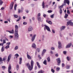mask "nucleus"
I'll use <instances>...</instances> for the list:
<instances>
[{"mask_svg":"<svg viewBox=\"0 0 73 73\" xmlns=\"http://www.w3.org/2000/svg\"><path fill=\"white\" fill-rule=\"evenodd\" d=\"M29 69L30 70H32V69H33V66H31V65H30V64H29V63H27L26 64Z\"/></svg>","mask_w":73,"mask_h":73,"instance_id":"obj_1","label":"nucleus"},{"mask_svg":"<svg viewBox=\"0 0 73 73\" xmlns=\"http://www.w3.org/2000/svg\"><path fill=\"white\" fill-rule=\"evenodd\" d=\"M44 31H45L46 29L47 31H48V32H51L49 27L46 25H45V27H44Z\"/></svg>","mask_w":73,"mask_h":73,"instance_id":"obj_2","label":"nucleus"},{"mask_svg":"<svg viewBox=\"0 0 73 73\" xmlns=\"http://www.w3.org/2000/svg\"><path fill=\"white\" fill-rule=\"evenodd\" d=\"M15 36L16 39H18L19 38L18 31H15Z\"/></svg>","mask_w":73,"mask_h":73,"instance_id":"obj_3","label":"nucleus"},{"mask_svg":"<svg viewBox=\"0 0 73 73\" xmlns=\"http://www.w3.org/2000/svg\"><path fill=\"white\" fill-rule=\"evenodd\" d=\"M56 60L57 61V65L58 66L60 65V64L61 63V60H60V58H58Z\"/></svg>","mask_w":73,"mask_h":73,"instance_id":"obj_4","label":"nucleus"},{"mask_svg":"<svg viewBox=\"0 0 73 73\" xmlns=\"http://www.w3.org/2000/svg\"><path fill=\"white\" fill-rule=\"evenodd\" d=\"M67 24L68 25H73V23L72 22L71 20H70L67 22Z\"/></svg>","mask_w":73,"mask_h":73,"instance_id":"obj_5","label":"nucleus"},{"mask_svg":"<svg viewBox=\"0 0 73 73\" xmlns=\"http://www.w3.org/2000/svg\"><path fill=\"white\" fill-rule=\"evenodd\" d=\"M11 64H9V66L8 67V72L9 73H12V72H11Z\"/></svg>","mask_w":73,"mask_h":73,"instance_id":"obj_6","label":"nucleus"},{"mask_svg":"<svg viewBox=\"0 0 73 73\" xmlns=\"http://www.w3.org/2000/svg\"><path fill=\"white\" fill-rule=\"evenodd\" d=\"M36 36V34H35L32 37L31 41L32 42H33V41H34V40H35V39Z\"/></svg>","mask_w":73,"mask_h":73,"instance_id":"obj_7","label":"nucleus"},{"mask_svg":"<svg viewBox=\"0 0 73 73\" xmlns=\"http://www.w3.org/2000/svg\"><path fill=\"white\" fill-rule=\"evenodd\" d=\"M64 3L65 4H67L68 5H69V3H70V1L69 0H64Z\"/></svg>","mask_w":73,"mask_h":73,"instance_id":"obj_8","label":"nucleus"},{"mask_svg":"<svg viewBox=\"0 0 73 73\" xmlns=\"http://www.w3.org/2000/svg\"><path fill=\"white\" fill-rule=\"evenodd\" d=\"M32 30H33V28L32 26H30L28 28V32H31V31H32Z\"/></svg>","mask_w":73,"mask_h":73,"instance_id":"obj_9","label":"nucleus"},{"mask_svg":"<svg viewBox=\"0 0 73 73\" xmlns=\"http://www.w3.org/2000/svg\"><path fill=\"white\" fill-rule=\"evenodd\" d=\"M58 49H61L62 46V45H61V43L60 42H58Z\"/></svg>","mask_w":73,"mask_h":73,"instance_id":"obj_10","label":"nucleus"},{"mask_svg":"<svg viewBox=\"0 0 73 73\" xmlns=\"http://www.w3.org/2000/svg\"><path fill=\"white\" fill-rule=\"evenodd\" d=\"M72 46V43H69L66 46V48H70V47Z\"/></svg>","mask_w":73,"mask_h":73,"instance_id":"obj_11","label":"nucleus"},{"mask_svg":"<svg viewBox=\"0 0 73 73\" xmlns=\"http://www.w3.org/2000/svg\"><path fill=\"white\" fill-rule=\"evenodd\" d=\"M11 56L12 55L11 54H10L9 55L7 58V61L8 62H9V61L11 60Z\"/></svg>","mask_w":73,"mask_h":73,"instance_id":"obj_12","label":"nucleus"},{"mask_svg":"<svg viewBox=\"0 0 73 73\" xmlns=\"http://www.w3.org/2000/svg\"><path fill=\"white\" fill-rule=\"evenodd\" d=\"M13 4H14L13 2H12L11 3L10 7V9H12V8H13Z\"/></svg>","mask_w":73,"mask_h":73,"instance_id":"obj_13","label":"nucleus"},{"mask_svg":"<svg viewBox=\"0 0 73 73\" xmlns=\"http://www.w3.org/2000/svg\"><path fill=\"white\" fill-rule=\"evenodd\" d=\"M27 57L28 59H29V60H31V59H32L31 56L30 55H29V54L28 52H27Z\"/></svg>","mask_w":73,"mask_h":73,"instance_id":"obj_14","label":"nucleus"},{"mask_svg":"<svg viewBox=\"0 0 73 73\" xmlns=\"http://www.w3.org/2000/svg\"><path fill=\"white\" fill-rule=\"evenodd\" d=\"M15 31H18L17 29H19V26L17 25H15Z\"/></svg>","mask_w":73,"mask_h":73,"instance_id":"obj_15","label":"nucleus"},{"mask_svg":"<svg viewBox=\"0 0 73 73\" xmlns=\"http://www.w3.org/2000/svg\"><path fill=\"white\" fill-rule=\"evenodd\" d=\"M32 48H35V49L36 48V44L35 43H33L32 44Z\"/></svg>","mask_w":73,"mask_h":73,"instance_id":"obj_16","label":"nucleus"},{"mask_svg":"<svg viewBox=\"0 0 73 73\" xmlns=\"http://www.w3.org/2000/svg\"><path fill=\"white\" fill-rule=\"evenodd\" d=\"M46 52V50L45 49H43L42 51V56H44V54Z\"/></svg>","mask_w":73,"mask_h":73,"instance_id":"obj_17","label":"nucleus"},{"mask_svg":"<svg viewBox=\"0 0 73 73\" xmlns=\"http://www.w3.org/2000/svg\"><path fill=\"white\" fill-rule=\"evenodd\" d=\"M66 27L65 26H62L60 28V31H63V30H64L65 29Z\"/></svg>","mask_w":73,"mask_h":73,"instance_id":"obj_18","label":"nucleus"},{"mask_svg":"<svg viewBox=\"0 0 73 73\" xmlns=\"http://www.w3.org/2000/svg\"><path fill=\"white\" fill-rule=\"evenodd\" d=\"M37 19L38 21H42L41 20V18L40 17H37Z\"/></svg>","mask_w":73,"mask_h":73,"instance_id":"obj_19","label":"nucleus"},{"mask_svg":"<svg viewBox=\"0 0 73 73\" xmlns=\"http://www.w3.org/2000/svg\"><path fill=\"white\" fill-rule=\"evenodd\" d=\"M21 63H22V58L21 57L19 58V64H21Z\"/></svg>","mask_w":73,"mask_h":73,"instance_id":"obj_20","label":"nucleus"},{"mask_svg":"<svg viewBox=\"0 0 73 73\" xmlns=\"http://www.w3.org/2000/svg\"><path fill=\"white\" fill-rule=\"evenodd\" d=\"M34 64V61H33L32 60H31V66H33Z\"/></svg>","mask_w":73,"mask_h":73,"instance_id":"obj_21","label":"nucleus"},{"mask_svg":"<svg viewBox=\"0 0 73 73\" xmlns=\"http://www.w3.org/2000/svg\"><path fill=\"white\" fill-rule=\"evenodd\" d=\"M46 22L47 23H48V24H52V22L50 21H48V20H46Z\"/></svg>","mask_w":73,"mask_h":73,"instance_id":"obj_22","label":"nucleus"},{"mask_svg":"<svg viewBox=\"0 0 73 73\" xmlns=\"http://www.w3.org/2000/svg\"><path fill=\"white\" fill-rule=\"evenodd\" d=\"M42 8L44 9V8H45V5H44V2H43L42 3Z\"/></svg>","mask_w":73,"mask_h":73,"instance_id":"obj_23","label":"nucleus"},{"mask_svg":"<svg viewBox=\"0 0 73 73\" xmlns=\"http://www.w3.org/2000/svg\"><path fill=\"white\" fill-rule=\"evenodd\" d=\"M19 18L18 19L17 21V22H18V21H19L21 20V17L20 16H19Z\"/></svg>","mask_w":73,"mask_h":73,"instance_id":"obj_24","label":"nucleus"},{"mask_svg":"<svg viewBox=\"0 0 73 73\" xmlns=\"http://www.w3.org/2000/svg\"><path fill=\"white\" fill-rule=\"evenodd\" d=\"M36 64L38 68H41V67L40 66V64H39V63H38V62H37Z\"/></svg>","mask_w":73,"mask_h":73,"instance_id":"obj_25","label":"nucleus"},{"mask_svg":"<svg viewBox=\"0 0 73 73\" xmlns=\"http://www.w3.org/2000/svg\"><path fill=\"white\" fill-rule=\"evenodd\" d=\"M4 46H2L1 48V52H4Z\"/></svg>","mask_w":73,"mask_h":73,"instance_id":"obj_26","label":"nucleus"},{"mask_svg":"<svg viewBox=\"0 0 73 73\" xmlns=\"http://www.w3.org/2000/svg\"><path fill=\"white\" fill-rule=\"evenodd\" d=\"M15 56L16 58H17L19 56V55L18 54H15Z\"/></svg>","mask_w":73,"mask_h":73,"instance_id":"obj_27","label":"nucleus"},{"mask_svg":"<svg viewBox=\"0 0 73 73\" xmlns=\"http://www.w3.org/2000/svg\"><path fill=\"white\" fill-rule=\"evenodd\" d=\"M3 60H2V58L1 57L0 58V64L3 63Z\"/></svg>","mask_w":73,"mask_h":73,"instance_id":"obj_28","label":"nucleus"},{"mask_svg":"<svg viewBox=\"0 0 73 73\" xmlns=\"http://www.w3.org/2000/svg\"><path fill=\"white\" fill-rule=\"evenodd\" d=\"M68 14H66L64 17L65 19H67V17H68Z\"/></svg>","mask_w":73,"mask_h":73,"instance_id":"obj_29","label":"nucleus"},{"mask_svg":"<svg viewBox=\"0 0 73 73\" xmlns=\"http://www.w3.org/2000/svg\"><path fill=\"white\" fill-rule=\"evenodd\" d=\"M43 64H44V65H46V60H44L43 62Z\"/></svg>","mask_w":73,"mask_h":73,"instance_id":"obj_30","label":"nucleus"},{"mask_svg":"<svg viewBox=\"0 0 73 73\" xmlns=\"http://www.w3.org/2000/svg\"><path fill=\"white\" fill-rule=\"evenodd\" d=\"M44 71L42 70H40L37 73H44Z\"/></svg>","mask_w":73,"mask_h":73,"instance_id":"obj_31","label":"nucleus"},{"mask_svg":"<svg viewBox=\"0 0 73 73\" xmlns=\"http://www.w3.org/2000/svg\"><path fill=\"white\" fill-rule=\"evenodd\" d=\"M14 33V31L13 29L12 31H10V33H13V34Z\"/></svg>","mask_w":73,"mask_h":73,"instance_id":"obj_32","label":"nucleus"},{"mask_svg":"<svg viewBox=\"0 0 73 73\" xmlns=\"http://www.w3.org/2000/svg\"><path fill=\"white\" fill-rule=\"evenodd\" d=\"M45 38V35H42V40H44V38Z\"/></svg>","mask_w":73,"mask_h":73,"instance_id":"obj_33","label":"nucleus"},{"mask_svg":"<svg viewBox=\"0 0 73 73\" xmlns=\"http://www.w3.org/2000/svg\"><path fill=\"white\" fill-rule=\"evenodd\" d=\"M70 66L67 65L66 66V68L67 69H70Z\"/></svg>","mask_w":73,"mask_h":73,"instance_id":"obj_34","label":"nucleus"},{"mask_svg":"<svg viewBox=\"0 0 73 73\" xmlns=\"http://www.w3.org/2000/svg\"><path fill=\"white\" fill-rule=\"evenodd\" d=\"M18 48L19 47H18V46H16L15 48V50H17V49H18Z\"/></svg>","mask_w":73,"mask_h":73,"instance_id":"obj_35","label":"nucleus"},{"mask_svg":"<svg viewBox=\"0 0 73 73\" xmlns=\"http://www.w3.org/2000/svg\"><path fill=\"white\" fill-rule=\"evenodd\" d=\"M51 72H52L53 73H54L55 72V71H54V70L53 69V68H52L51 69Z\"/></svg>","mask_w":73,"mask_h":73,"instance_id":"obj_36","label":"nucleus"},{"mask_svg":"<svg viewBox=\"0 0 73 73\" xmlns=\"http://www.w3.org/2000/svg\"><path fill=\"white\" fill-rule=\"evenodd\" d=\"M19 69V65L17 64V70H18Z\"/></svg>","mask_w":73,"mask_h":73,"instance_id":"obj_37","label":"nucleus"},{"mask_svg":"<svg viewBox=\"0 0 73 73\" xmlns=\"http://www.w3.org/2000/svg\"><path fill=\"white\" fill-rule=\"evenodd\" d=\"M14 17L15 18H17V17H18V15H14Z\"/></svg>","mask_w":73,"mask_h":73,"instance_id":"obj_38","label":"nucleus"},{"mask_svg":"<svg viewBox=\"0 0 73 73\" xmlns=\"http://www.w3.org/2000/svg\"><path fill=\"white\" fill-rule=\"evenodd\" d=\"M5 49H8V48H9V45H7L5 46Z\"/></svg>","mask_w":73,"mask_h":73,"instance_id":"obj_39","label":"nucleus"},{"mask_svg":"<svg viewBox=\"0 0 73 73\" xmlns=\"http://www.w3.org/2000/svg\"><path fill=\"white\" fill-rule=\"evenodd\" d=\"M17 7V5L15 4L14 6V10L16 11V7Z\"/></svg>","mask_w":73,"mask_h":73,"instance_id":"obj_40","label":"nucleus"},{"mask_svg":"<svg viewBox=\"0 0 73 73\" xmlns=\"http://www.w3.org/2000/svg\"><path fill=\"white\" fill-rule=\"evenodd\" d=\"M59 12L60 14H62V9H60L59 11Z\"/></svg>","mask_w":73,"mask_h":73,"instance_id":"obj_41","label":"nucleus"},{"mask_svg":"<svg viewBox=\"0 0 73 73\" xmlns=\"http://www.w3.org/2000/svg\"><path fill=\"white\" fill-rule=\"evenodd\" d=\"M36 50L38 51V52H40V49L39 48H37L36 49Z\"/></svg>","mask_w":73,"mask_h":73,"instance_id":"obj_42","label":"nucleus"},{"mask_svg":"<svg viewBox=\"0 0 73 73\" xmlns=\"http://www.w3.org/2000/svg\"><path fill=\"white\" fill-rule=\"evenodd\" d=\"M60 69V68L59 67H57L56 68V71H59Z\"/></svg>","mask_w":73,"mask_h":73,"instance_id":"obj_43","label":"nucleus"},{"mask_svg":"<svg viewBox=\"0 0 73 73\" xmlns=\"http://www.w3.org/2000/svg\"><path fill=\"white\" fill-rule=\"evenodd\" d=\"M67 60L68 61H70V58H69V57L68 56H67L66 57Z\"/></svg>","mask_w":73,"mask_h":73,"instance_id":"obj_44","label":"nucleus"},{"mask_svg":"<svg viewBox=\"0 0 73 73\" xmlns=\"http://www.w3.org/2000/svg\"><path fill=\"white\" fill-rule=\"evenodd\" d=\"M23 25H27V23L26 22H24L23 23Z\"/></svg>","mask_w":73,"mask_h":73,"instance_id":"obj_45","label":"nucleus"},{"mask_svg":"<svg viewBox=\"0 0 73 73\" xmlns=\"http://www.w3.org/2000/svg\"><path fill=\"white\" fill-rule=\"evenodd\" d=\"M54 14H53L50 15V17L51 18H53L54 17Z\"/></svg>","mask_w":73,"mask_h":73,"instance_id":"obj_46","label":"nucleus"},{"mask_svg":"<svg viewBox=\"0 0 73 73\" xmlns=\"http://www.w3.org/2000/svg\"><path fill=\"white\" fill-rule=\"evenodd\" d=\"M64 5H62L59 7V8L60 9H61V8H63V6Z\"/></svg>","mask_w":73,"mask_h":73,"instance_id":"obj_47","label":"nucleus"},{"mask_svg":"<svg viewBox=\"0 0 73 73\" xmlns=\"http://www.w3.org/2000/svg\"><path fill=\"white\" fill-rule=\"evenodd\" d=\"M47 60L48 62H50V58H49V57H48L47 58Z\"/></svg>","mask_w":73,"mask_h":73,"instance_id":"obj_48","label":"nucleus"},{"mask_svg":"<svg viewBox=\"0 0 73 73\" xmlns=\"http://www.w3.org/2000/svg\"><path fill=\"white\" fill-rule=\"evenodd\" d=\"M3 44H5L6 43V40L5 39H3Z\"/></svg>","mask_w":73,"mask_h":73,"instance_id":"obj_49","label":"nucleus"},{"mask_svg":"<svg viewBox=\"0 0 73 73\" xmlns=\"http://www.w3.org/2000/svg\"><path fill=\"white\" fill-rule=\"evenodd\" d=\"M47 12L48 13H52V11L51 10H48Z\"/></svg>","mask_w":73,"mask_h":73,"instance_id":"obj_50","label":"nucleus"},{"mask_svg":"<svg viewBox=\"0 0 73 73\" xmlns=\"http://www.w3.org/2000/svg\"><path fill=\"white\" fill-rule=\"evenodd\" d=\"M62 68H64V66H65V64H64V63H62Z\"/></svg>","mask_w":73,"mask_h":73,"instance_id":"obj_51","label":"nucleus"},{"mask_svg":"<svg viewBox=\"0 0 73 73\" xmlns=\"http://www.w3.org/2000/svg\"><path fill=\"white\" fill-rule=\"evenodd\" d=\"M10 44H11V42H7L6 43V45H9Z\"/></svg>","mask_w":73,"mask_h":73,"instance_id":"obj_52","label":"nucleus"},{"mask_svg":"<svg viewBox=\"0 0 73 73\" xmlns=\"http://www.w3.org/2000/svg\"><path fill=\"white\" fill-rule=\"evenodd\" d=\"M9 38H13V36H12V35H10L9 36Z\"/></svg>","mask_w":73,"mask_h":73,"instance_id":"obj_53","label":"nucleus"},{"mask_svg":"<svg viewBox=\"0 0 73 73\" xmlns=\"http://www.w3.org/2000/svg\"><path fill=\"white\" fill-rule=\"evenodd\" d=\"M67 13L68 14H70V11H69V10H67Z\"/></svg>","mask_w":73,"mask_h":73,"instance_id":"obj_54","label":"nucleus"},{"mask_svg":"<svg viewBox=\"0 0 73 73\" xmlns=\"http://www.w3.org/2000/svg\"><path fill=\"white\" fill-rule=\"evenodd\" d=\"M3 3V2L2 1H0V5H2V4Z\"/></svg>","mask_w":73,"mask_h":73,"instance_id":"obj_55","label":"nucleus"},{"mask_svg":"<svg viewBox=\"0 0 73 73\" xmlns=\"http://www.w3.org/2000/svg\"><path fill=\"white\" fill-rule=\"evenodd\" d=\"M51 50H54V49H55V48H54L53 47H52L51 48Z\"/></svg>","mask_w":73,"mask_h":73,"instance_id":"obj_56","label":"nucleus"},{"mask_svg":"<svg viewBox=\"0 0 73 73\" xmlns=\"http://www.w3.org/2000/svg\"><path fill=\"white\" fill-rule=\"evenodd\" d=\"M20 12H21V10L20 9H18V13H20Z\"/></svg>","mask_w":73,"mask_h":73,"instance_id":"obj_57","label":"nucleus"},{"mask_svg":"<svg viewBox=\"0 0 73 73\" xmlns=\"http://www.w3.org/2000/svg\"><path fill=\"white\" fill-rule=\"evenodd\" d=\"M52 33H55V31H54V30H52Z\"/></svg>","mask_w":73,"mask_h":73,"instance_id":"obj_58","label":"nucleus"},{"mask_svg":"<svg viewBox=\"0 0 73 73\" xmlns=\"http://www.w3.org/2000/svg\"><path fill=\"white\" fill-rule=\"evenodd\" d=\"M23 9H24V8H23V7H22L21 8V12H23Z\"/></svg>","mask_w":73,"mask_h":73,"instance_id":"obj_59","label":"nucleus"},{"mask_svg":"<svg viewBox=\"0 0 73 73\" xmlns=\"http://www.w3.org/2000/svg\"><path fill=\"white\" fill-rule=\"evenodd\" d=\"M50 53L52 54H53V51H50Z\"/></svg>","mask_w":73,"mask_h":73,"instance_id":"obj_60","label":"nucleus"},{"mask_svg":"<svg viewBox=\"0 0 73 73\" xmlns=\"http://www.w3.org/2000/svg\"><path fill=\"white\" fill-rule=\"evenodd\" d=\"M2 68H3V69H5V66H2Z\"/></svg>","mask_w":73,"mask_h":73,"instance_id":"obj_61","label":"nucleus"},{"mask_svg":"<svg viewBox=\"0 0 73 73\" xmlns=\"http://www.w3.org/2000/svg\"><path fill=\"white\" fill-rule=\"evenodd\" d=\"M10 21H11V19H7V21H9V22L10 23H11Z\"/></svg>","mask_w":73,"mask_h":73,"instance_id":"obj_62","label":"nucleus"},{"mask_svg":"<svg viewBox=\"0 0 73 73\" xmlns=\"http://www.w3.org/2000/svg\"><path fill=\"white\" fill-rule=\"evenodd\" d=\"M63 53L64 54H66V52L63 51Z\"/></svg>","mask_w":73,"mask_h":73,"instance_id":"obj_63","label":"nucleus"},{"mask_svg":"<svg viewBox=\"0 0 73 73\" xmlns=\"http://www.w3.org/2000/svg\"><path fill=\"white\" fill-rule=\"evenodd\" d=\"M41 16V14H40V13H39L38 14V16Z\"/></svg>","mask_w":73,"mask_h":73,"instance_id":"obj_64","label":"nucleus"}]
</instances>
